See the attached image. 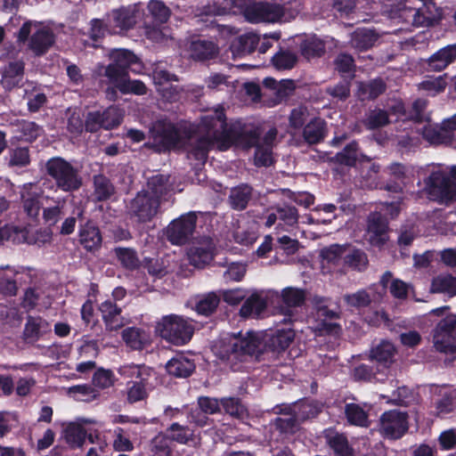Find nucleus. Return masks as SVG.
Listing matches in <instances>:
<instances>
[{
    "label": "nucleus",
    "mask_w": 456,
    "mask_h": 456,
    "mask_svg": "<svg viewBox=\"0 0 456 456\" xmlns=\"http://www.w3.org/2000/svg\"><path fill=\"white\" fill-rule=\"evenodd\" d=\"M151 134L154 142L164 148L185 147L188 157L200 163H205L208 152L215 146L220 151L226 150L232 142L243 148L255 146V164L268 167L273 164V147L278 131L270 128L263 138H259L256 129H245L237 134L228 128L224 109L219 107L202 117L197 131L191 126L158 121L152 126Z\"/></svg>",
    "instance_id": "f257e3e1"
},
{
    "label": "nucleus",
    "mask_w": 456,
    "mask_h": 456,
    "mask_svg": "<svg viewBox=\"0 0 456 456\" xmlns=\"http://www.w3.org/2000/svg\"><path fill=\"white\" fill-rule=\"evenodd\" d=\"M291 330H281L265 333L248 332L233 337L224 345L223 357L228 361L242 360L247 355L256 357L265 352L279 354L284 351L293 341Z\"/></svg>",
    "instance_id": "f03ea898"
},
{
    "label": "nucleus",
    "mask_w": 456,
    "mask_h": 456,
    "mask_svg": "<svg viewBox=\"0 0 456 456\" xmlns=\"http://www.w3.org/2000/svg\"><path fill=\"white\" fill-rule=\"evenodd\" d=\"M423 183V192L429 200L446 206L456 201V182L452 178L449 167L433 165Z\"/></svg>",
    "instance_id": "7ed1b4c3"
},
{
    "label": "nucleus",
    "mask_w": 456,
    "mask_h": 456,
    "mask_svg": "<svg viewBox=\"0 0 456 456\" xmlns=\"http://www.w3.org/2000/svg\"><path fill=\"white\" fill-rule=\"evenodd\" d=\"M17 41L28 42V49L36 56H41L54 44V34L49 27L41 22L28 20L18 31Z\"/></svg>",
    "instance_id": "20e7f679"
},
{
    "label": "nucleus",
    "mask_w": 456,
    "mask_h": 456,
    "mask_svg": "<svg viewBox=\"0 0 456 456\" xmlns=\"http://www.w3.org/2000/svg\"><path fill=\"white\" fill-rule=\"evenodd\" d=\"M45 169L47 175L54 180L56 187L62 191H74L82 186V177L77 168L61 157L48 159Z\"/></svg>",
    "instance_id": "39448f33"
},
{
    "label": "nucleus",
    "mask_w": 456,
    "mask_h": 456,
    "mask_svg": "<svg viewBox=\"0 0 456 456\" xmlns=\"http://www.w3.org/2000/svg\"><path fill=\"white\" fill-rule=\"evenodd\" d=\"M159 335L175 345H184L191 340L194 329L184 318L178 315H167L158 323Z\"/></svg>",
    "instance_id": "423d86ee"
},
{
    "label": "nucleus",
    "mask_w": 456,
    "mask_h": 456,
    "mask_svg": "<svg viewBox=\"0 0 456 456\" xmlns=\"http://www.w3.org/2000/svg\"><path fill=\"white\" fill-rule=\"evenodd\" d=\"M433 345L442 353L456 350V314L442 319L433 330Z\"/></svg>",
    "instance_id": "0eeeda50"
},
{
    "label": "nucleus",
    "mask_w": 456,
    "mask_h": 456,
    "mask_svg": "<svg viewBox=\"0 0 456 456\" xmlns=\"http://www.w3.org/2000/svg\"><path fill=\"white\" fill-rule=\"evenodd\" d=\"M132 377L139 380L127 383L126 400L129 403H134L147 398L151 385L149 382L151 370L144 365L129 366L127 370Z\"/></svg>",
    "instance_id": "6e6552de"
},
{
    "label": "nucleus",
    "mask_w": 456,
    "mask_h": 456,
    "mask_svg": "<svg viewBox=\"0 0 456 456\" xmlns=\"http://www.w3.org/2000/svg\"><path fill=\"white\" fill-rule=\"evenodd\" d=\"M160 205L158 197H151L147 192L140 191L129 202L128 213L138 222L145 223L151 221L159 213Z\"/></svg>",
    "instance_id": "1a4fd4ad"
},
{
    "label": "nucleus",
    "mask_w": 456,
    "mask_h": 456,
    "mask_svg": "<svg viewBox=\"0 0 456 456\" xmlns=\"http://www.w3.org/2000/svg\"><path fill=\"white\" fill-rule=\"evenodd\" d=\"M244 17L251 23L276 22L285 17V8L280 4L253 3L245 10Z\"/></svg>",
    "instance_id": "9d476101"
},
{
    "label": "nucleus",
    "mask_w": 456,
    "mask_h": 456,
    "mask_svg": "<svg viewBox=\"0 0 456 456\" xmlns=\"http://www.w3.org/2000/svg\"><path fill=\"white\" fill-rule=\"evenodd\" d=\"M197 223L195 213L190 212L172 221L166 230L167 240L174 245H183L191 237Z\"/></svg>",
    "instance_id": "9b49d317"
},
{
    "label": "nucleus",
    "mask_w": 456,
    "mask_h": 456,
    "mask_svg": "<svg viewBox=\"0 0 456 456\" xmlns=\"http://www.w3.org/2000/svg\"><path fill=\"white\" fill-rule=\"evenodd\" d=\"M408 430L407 414L398 411L384 412L380 417V433L390 439L400 438Z\"/></svg>",
    "instance_id": "f8f14e48"
},
{
    "label": "nucleus",
    "mask_w": 456,
    "mask_h": 456,
    "mask_svg": "<svg viewBox=\"0 0 456 456\" xmlns=\"http://www.w3.org/2000/svg\"><path fill=\"white\" fill-rule=\"evenodd\" d=\"M215 244L211 238L202 237L196 240L188 250V258L194 267L201 269L214 257Z\"/></svg>",
    "instance_id": "ddd939ff"
},
{
    "label": "nucleus",
    "mask_w": 456,
    "mask_h": 456,
    "mask_svg": "<svg viewBox=\"0 0 456 456\" xmlns=\"http://www.w3.org/2000/svg\"><path fill=\"white\" fill-rule=\"evenodd\" d=\"M388 224L380 212L370 213L368 217L367 235L370 243L383 246L388 240Z\"/></svg>",
    "instance_id": "4468645a"
},
{
    "label": "nucleus",
    "mask_w": 456,
    "mask_h": 456,
    "mask_svg": "<svg viewBox=\"0 0 456 456\" xmlns=\"http://www.w3.org/2000/svg\"><path fill=\"white\" fill-rule=\"evenodd\" d=\"M51 332L50 323L40 316H28L22 332V340L34 345Z\"/></svg>",
    "instance_id": "2eb2a0df"
},
{
    "label": "nucleus",
    "mask_w": 456,
    "mask_h": 456,
    "mask_svg": "<svg viewBox=\"0 0 456 456\" xmlns=\"http://www.w3.org/2000/svg\"><path fill=\"white\" fill-rule=\"evenodd\" d=\"M42 194L43 190L37 183H26L20 190L22 208L30 218L38 216L41 208L39 200Z\"/></svg>",
    "instance_id": "dca6fc26"
},
{
    "label": "nucleus",
    "mask_w": 456,
    "mask_h": 456,
    "mask_svg": "<svg viewBox=\"0 0 456 456\" xmlns=\"http://www.w3.org/2000/svg\"><path fill=\"white\" fill-rule=\"evenodd\" d=\"M25 62L15 61L5 66L2 71L1 86L8 91L22 86L24 80Z\"/></svg>",
    "instance_id": "f3484780"
},
{
    "label": "nucleus",
    "mask_w": 456,
    "mask_h": 456,
    "mask_svg": "<svg viewBox=\"0 0 456 456\" xmlns=\"http://www.w3.org/2000/svg\"><path fill=\"white\" fill-rule=\"evenodd\" d=\"M108 330H118L125 326L126 319L121 315V308L108 299L99 307Z\"/></svg>",
    "instance_id": "a211bd4d"
},
{
    "label": "nucleus",
    "mask_w": 456,
    "mask_h": 456,
    "mask_svg": "<svg viewBox=\"0 0 456 456\" xmlns=\"http://www.w3.org/2000/svg\"><path fill=\"white\" fill-rule=\"evenodd\" d=\"M138 8L136 5H128L113 10L110 23L114 28L127 30L136 23Z\"/></svg>",
    "instance_id": "6ab92c4d"
},
{
    "label": "nucleus",
    "mask_w": 456,
    "mask_h": 456,
    "mask_svg": "<svg viewBox=\"0 0 456 456\" xmlns=\"http://www.w3.org/2000/svg\"><path fill=\"white\" fill-rule=\"evenodd\" d=\"M53 239V232L49 228H40L37 230H29L20 228V233L14 239V243H28L37 245L39 247L50 244Z\"/></svg>",
    "instance_id": "aec40b11"
},
{
    "label": "nucleus",
    "mask_w": 456,
    "mask_h": 456,
    "mask_svg": "<svg viewBox=\"0 0 456 456\" xmlns=\"http://www.w3.org/2000/svg\"><path fill=\"white\" fill-rule=\"evenodd\" d=\"M419 7L413 26L429 27L439 20L441 13L433 0H420Z\"/></svg>",
    "instance_id": "412c9836"
},
{
    "label": "nucleus",
    "mask_w": 456,
    "mask_h": 456,
    "mask_svg": "<svg viewBox=\"0 0 456 456\" xmlns=\"http://www.w3.org/2000/svg\"><path fill=\"white\" fill-rule=\"evenodd\" d=\"M91 423H94V420L89 419H79L69 423L64 431L66 442L73 448L82 447L86 438V431L84 429V426Z\"/></svg>",
    "instance_id": "4be33fe9"
},
{
    "label": "nucleus",
    "mask_w": 456,
    "mask_h": 456,
    "mask_svg": "<svg viewBox=\"0 0 456 456\" xmlns=\"http://www.w3.org/2000/svg\"><path fill=\"white\" fill-rule=\"evenodd\" d=\"M172 184L169 176L165 175H155L148 178L145 187L142 190L151 197H158L159 202L162 204L166 196L171 191Z\"/></svg>",
    "instance_id": "5701e85b"
},
{
    "label": "nucleus",
    "mask_w": 456,
    "mask_h": 456,
    "mask_svg": "<svg viewBox=\"0 0 456 456\" xmlns=\"http://www.w3.org/2000/svg\"><path fill=\"white\" fill-rule=\"evenodd\" d=\"M419 4L420 0H402L392 6L390 16L413 25Z\"/></svg>",
    "instance_id": "b1692460"
},
{
    "label": "nucleus",
    "mask_w": 456,
    "mask_h": 456,
    "mask_svg": "<svg viewBox=\"0 0 456 456\" xmlns=\"http://www.w3.org/2000/svg\"><path fill=\"white\" fill-rule=\"evenodd\" d=\"M264 84L266 87L273 91L272 94L275 96V98L269 103V106H274L280 103L283 99L290 95L295 90V84L291 79L276 81L272 77H267L264 80Z\"/></svg>",
    "instance_id": "393cba45"
},
{
    "label": "nucleus",
    "mask_w": 456,
    "mask_h": 456,
    "mask_svg": "<svg viewBox=\"0 0 456 456\" xmlns=\"http://www.w3.org/2000/svg\"><path fill=\"white\" fill-rule=\"evenodd\" d=\"M267 303L262 292H253L243 303L240 314L244 318L258 317L266 308Z\"/></svg>",
    "instance_id": "a878e982"
},
{
    "label": "nucleus",
    "mask_w": 456,
    "mask_h": 456,
    "mask_svg": "<svg viewBox=\"0 0 456 456\" xmlns=\"http://www.w3.org/2000/svg\"><path fill=\"white\" fill-rule=\"evenodd\" d=\"M324 437L328 445L338 456H354V451L349 444L346 436L343 434L326 430Z\"/></svg>",
    "instance_id": "bb28decb"
},
{
    "label": "nucleus",
    "mask_w": 456,
    "mask_h": 456,
    "mask_svg": "<svg viewBox=\"0 0 456 456\" xmlns=\"http://www.w3.org/2000/svg\"><path fill=\"white\" fill-rule=\"evenodd\" d=\"M379 37L374 29L358 28L351 34V45L359 51H366L375 45Z\"/></svg>",
    "instance_id": "cd10ccee"
},
{
    "label": "nucleus",
    "mask_w": 456,
    "mask_h": 456,
    "mask_svg": "<svg viewBox=\"0 0 456 456\" xmlns=\"http://www.w3.org/2000/svg\"><path fill=\"white\" fill-rule=\"evenodd\" d=\"M455 60L456 44L447 45L430 56L428 59V66L435 71H440Z\"/></svg>",
    "instance_id": "c85d7f7f"
},
{
    "label": "nucleus",
    "mask_w": 456,
    "mask_h": 456,
    "mask_svg": "<svg viewBox=\"0 0 456 456\" xmlns=\"http://www.w3.org/2000/svg\"><path fill=\"white\" fill-rule=\"evenodd\" d=\"M190 56L196 61L212 59L218 53V47L208 40L192 41L189 48Z\"/></svg>",
    "instance_id": "c756f323"
},
{
    "label": "nucleus",
    "mask_w": 456,
    "mask_h": 456,
    "mask_svg": "<svg viewBox=\"0 0 456 456\" xmlns=\"http://www.w3.org/2000/svg\"><path fill=\"white\" fill-rule=\"evenodd\" d=\"M251 0H226L224 3H215L214 6H205L201 14L206 15H223L232 11L233 8H237L240 11L243 15L245 10L249 4H252Z\"/></svg>",
    "instance_id": "7c9ffc66"
},
{
    "label": "nucleus",
    "mask_w": 456,
    "mask_h": 456,
    "mask_svg": "<svg viewBox=\"0 0 456 456\" xmlns=\"http://www.w3.org/2000/svg\"><path fill=\"white\" fill-rule=\"evenodd\" d=\"M259 43V37L253 32L245 33L238 37L232 44L231 50L233 55H245L251 53Z\"/></svg>",
    "instance_id": "2f4dec72"
},
{
    "label": "nucleus",
    "mask_w": 456,
    "mask_h": 456,
    "mask_svg": "<svg viewBox=\"0 0 456 456\" xmlns=\"http://www.w3.org/2000/svg\"><path fill=\"white\" fill-rule=\"evenodd\" d=\"M386 89L382 79L377 78L367 82L357 83L356 95L361 101L373 100Z\"/></svg>",
    "instance_id": "473e14b6"
},
{
    "label": "nucleus",
    "mask_w": 456,
    "mask_h": 456,
    "mask_svg": "<svg viewBox=\"0 0 456 456\" xmlns=\"http://www.w3.org/2000/svg\"><path fill=\"white\" fill-rule=\"evenodd\" d=\"M79 241L87 250L98 248L102 243V235L98 227L92 223H86L80 230Z\"/></svg>",
    "instance_id": "72a5a7b5"
},
{
    "label": "nucleus",
    "mask_w": 456,
    "mask_h": 456,
    "mask_svg": "<svg viewBox=\"0 0 456 456\" xmlns=\"http://www.w3.org/2000/svg\"><path fill=\"white\" fill-rule=\"evenodd\" d=\"M166 369L170 375L177 378H186L192 373L195 364L184 356H176L168 361Z\"/></svg>",
    "instance_id": "f704fd0d"
},
{
    "label": "nucleus",
    "mask_w": 456,
    "mask_h": 456,
    "mask_svg": "<svg viewBox=\"0 0 456 456\" xmlns=\"http://www.w3.org/2000/svg\"><path fill=\"white\" fill-rule=\"evenodd\" d=\"M430 291L444 293L450 297L456 295V277L451 274H440L432 280Z\"/></svg>",
    "instance_id": "c9c22d12"
},
{
    "label": "nucleus",
    "mask_w": 456,
    "mask_h": 456,
    "mask_svg": "<svg viewBox=\"0 0 456 456\" xmlns=\"http://www.w3.org/2000/svg\"><path fill=\"white\" fill-rule=\"evenodd\" d=\"M252 196V189L248 185L242 184L232 189L229 195L231 207L235 210H243L247 208Z\"/></svg>",
    "instance_id": "e433bc0d"
},
{
    "label": "nucleus",
    "mask_w": 456,
    "mask_h": 456,
    "mask_svg": "<svg viewBox=\"0 0 456 456\" xmlns=\"http://www.w3.org/2000/svg\"><path fill=\"white\" fill-rule=\"evenodd\" d=\"M115 193V187L109 178L103 175L94 176V196L96 200L103 201Z\"/></svg>",
    "instance_id": "4c0bfd02"
},
{
    "label": "nucleus",
    "mask_w": 456,
    "mask_h": 456,
    "mask_svg": "<svg viewBox=\"0 0 456 456\" xmlns=\"http://www.w3.org/2000/svg\"><path fill=\"white\" fill-rule=\"evenodd\" d=\"M122 337L127 346L140 350L150 341L149 335L138 328H128L123 330Z\"/></svg>",
    "instance_id": "58836bf2"
},
{
    "label": "nucleus",
    "mask_w": 456,
    "mask_h": 456,
    "mask_svg": "<svg viewBox=\"0 0 456 456\" xmlns=\"http://www.w3.org/2000/svg\"><path fill=\"white\" fill-rule=\"evenodd\" d=\"M297 406L285 408L287 411L282 417L275 419V425L283 433H294L298 428V413Z\"/></svg>",
    "instance_id": "ea45409f"
},
{
    "label": "nucleus",
    "mask_w": 456,
    "mask_h": 456,
    "mask_svg": "<svg viewBox=\"0 0 456 456\" xmlns=\"http://www.w3.org/2000/svg\"><path fill=\"white\" fill-rule=\"evenodd\" d=\"M389 123L388 112L381 109L369 110L362 120L363 126L369 130L381 128Z\"/></svg>",
    "instance_id": "a19ab883"
},
{
    "label": "nucleus",
    "mask_w": 456,
    "mask_h": 456,
    "mask_svg": "<svg viewBox=\"0 0 456 456\" xmlns=\"http://www.w3.org/2000/svg\"><path fill=\"white\" fill-rule=\"evenodd\" d=\"M303 136L309 144L319 142L324 136V122L320 118L311 120L304 127Z\"/></svg>",
    "instance_id": "79ce46f5"
},
{
    "label": "nucleus",
    "mask_w": 456,
    "mask_h": 456,
    "mask_svg": "<svg viewBox=\"0 0 456 456\" xmlns=\"http://www.w3.org/2000/svg\"><path fill=\"white\" fill-rule=\"evenodd\" d=\"M67 130L74 136L79 135L85 127L84 114L78 108H69L66 111Z\"/></svg>",
    "instance_id": "37998d69"
},
{
    "label": "nucleus",
    "mask_w": 456,
    "mask_h": 456,
    "mask_svg": "<svg viewBox=\"0 0 456 456\" xmlns=\"http://www.w3.org/2000/svg\"><path fill=\"white\" fill-rule=\"evenodd\" d=\"M345 414L352 425L365 427L368 425V414L362 407L356 403H347L345 406Z\"/></svg>",
    "instance_id": "c03bdc74"
},
{
    "label": "nucleus",
    "mask_w": 456,
    "mask_h": 456,
    "mask_svg": "<svg viewBox=\"0 0 456 456\" xmlns=\"http://www.w3.org/2000/svg\"><path fill=\"white\" fill-rule=\"evenodd\" d=\"M302 55L310 60L321 57L325 53L324 42L316 37L305 40L300 46Z\"/></svg>",
    "instance_id": "a18cd8bd"
},
{
    "label": "nucleus",
    "mask_w": 456,
    "mask_h": 456,
    "mask_svg": "<svg viewBox=\"0 0 456 456\" xmlns=\"http://www.w3.org/2000/svg\"><path fill=\"white\" fill-rule=\"evenodd\" d=\"M297 61L296 53L281 49L272 58L273 67L278 70H285L292 69Z\"/></svg>",
    "instance_id": "49530a36"
},
{
    "label": "nucleus",
    "mask_w": 456,
    "mask_h": 456,
    "mask_svg": "<svg viewBox=\"0 0 456 456\" xmlns=\"http://www.w3.org/2000/svg\"><path fill=\"white\" fill-rule=\"evenodd\" d=\"M361 156L362 154L359 151L357 142H352L340 152L337 153L335 158L338 163L352 167L355 165Z\"/></svg>",
    "instance_id": "de8ad7c7"
},
{
    "label": "nucleus",
    "mask_w": 456,
    "mask_h": 456,
    "mask_svg": "<svg viewBox=\"0 0 456 456\" xmlns=\"http://www.w3.org/2000/svg\"><path fill=\"white\" fill-rule=\"evenodd\" d=\"M170 439L179 444H188L194 440V433L188 427L173 423L167 429Z\"/></svg>",
    "instance_id": "09e8293b"
},
{
    "label": "nucleus",
    "mask_w": 456,
    "mask_h": 456,
    "mask_svg": "<svg viewBox=\"0 0 456 456\" xmlns=\"http://www.w3.org/2000/svg\"><path fill=\"white\" fill-rule=\"evenodd\" d=\"M282 302L288 307L300 306L305 299V291L300 289L289 287L281 291Z\"/></svg>",
    "instance_id": "8fccbe9b"
},
{
    "label": "nucleus",
    "mask_w": 456,
    "mask_h": 456,
    "mask_svg": "<svg viewBox=\"0 0 456 456\" xmlns=\"http://www.w3.org/2000/svg\"><path fill=\"white\" fill-rule=\"evenodd\" d=\"M110 57L112 62L126 70L138 61L137 57L132 52L126 49L112 50Z\"/></svg>",
    "instance_id": "3c124183"
},
{
    "label": "nucleus",
    "mask_w": 456,
    "mask_h": 456,
    "mask_svg": "<svg viewBox=\"0 0 456 456\" xmlns=\"http://www.w3.org/2000/svg\"><path fill=\"white\" fill-rule=\"evenodd\" d=\"M273 208L278 214L279 219L286 225L294 226L298 223V211L294 206L283 204L276 205Z\"/></svg>",
    "instance_id": "603ef678"
},
{
    "label": "nucleus",
    "mask_w": 456,
    "mask_h": 456,
    "mask_svg": "<svg viewBox=\"0 0 456 456\" xmlns=\"http://www.w3.org/2000/svg\"><path fill=\"white\" fill-rule=\"evenodd\" d=\"M395 349L392 343L382 341L371 350V357L379 362L387 363L392 361Z\"/></svg>",
    "instance_id": "864d4df0"
},
{
    "label": "nucleus",
    "mask_w": 456,
    "mask_h": 456,
    "mask_svg": "<svg viewBox=\"0 0 456 456\" xmlns=\"http://www.w3.org/2000/svg\"><path fill=\"white\" fill-rule=\"evenodd\" d=\"M104 75L110 79V82L118 89L119 85L124 83L127 78L128 71L114 62H111L106 67Z\"/></svg>",
    "instance_id": "5fc2aeb1"
},
{
    "label": "nucleus",
    "mask_w": 456,
    "mask_h": 456,
    "mask_svg": "<svg viewBox=\"0 0 456 456\" xmlns=\"http://www.w3.org/2000/svg\"><path fill=\"white\" fill-rule=\"evenodd\" d=\"M142 266L148 271L149 274L157 278H161L169 272L165 261L158 257L145 258Z\"/></svg>",
    "instance_id": "6e6d98bb"
},
{
    "label": "nucleus",
    "mask_w": 456,
    "mask_h": 456,
    "mask_svg": "<svg viewBox=\"0 0 456 456\" xmlns=\"http://www.w3.org/2000/svg\"><path fill=\"white\" fill-rule=\"evenodd\" d=\"M148 10L153 19L159 23L167 22L171 14L169 8L163 2L159 0L150 1Z\"/></svg>",
    "instance_id": "4d7b16f0"
},
{
    "label": "nucleus",
    "mask_w": 456,
    "mask_h": 456,
    "mask_svg": "<svg viewBox=\"0 0 456 456\" xmlns=\"http://www.w3.org/2000/svg\"><path fill=\"white\" fill-rule=\"evenodd\" d=\"M65 202L63 200H58L53 207H47L43 208V219L48 225H54L63 216V208Z\"/></svg>",
    "instance_id": "13d9d810"
},
{
    "label": "nucleus",
    "mask_w": 456,
    "mask_h": 456,
    "mask_svg": "<svg viewBox=\"0 0 456 456\" xmlns=\"http://www.w3.org/2000/svg\"><path fill=\"white\" fill-rule=\"evenodd\" d=\"M344 300L349 306L355 308L366 307L371 302L370 296L364 289H360L352 294H346Z\"/></svg>",
    "instance_id": "bf43d9fd"
},
{
    "label": "nucleus",
    "mask_w": 456,
    "mask_h": 456,
    "mask_svg": "<svg viewBox=\"0 0 456 456\" xmlns=\"http://www.w3.org/2000/svg\"><path fill=\"white\" fill-rule=\"evenodd\" d=\"M68 394L73 395L75 399L79 401L90 402L97 397V392L88 385H77L70 387Z\"/></svg>",
    "instance_id": "052dcab7"
},
{
    "label": "nucleus",
    "mask_w": 456,
    "mask_h": 456,
    "mask_svg": "<svg viewBox=\"0 0 456 456\" xmlns=\"http://www.w3.org/2000/svg\"><path fill=\"white\" fill-rule=\"evenodd\" d=\"M220 298L216 293H208L198 302L196 309L199 314L208 315L216 310Z\"/></svg>",
    "instance_id": "680f3d73"
},
{
    "label": "nucleus",
    "mask_w": 456,
    "mask_h": 456,
    "mask_svg": "<svg viewBox=\"0 0 456 456\" xmlns=\"http://www.w3.org/2000/svg\"><path fill=\"white\" fill-rule=\"evenodd\" d=\"M101 115L104 129H111L118 126L123 117L121 110L116 107L108 108L103 112H101Z\"/></svg>",
    "instance_id": "e2e57ef3"
},
{
    "label": "nucleus",
    "mask_w": 456,
    "mask_h": 456,
    "mask_svg": "<svg viewBox=\"0 0 456 456\" xmlns=\"http://www.w3.org/2000/svg\"><path fill=\"white\" fill-rule=\"evenodd\" d=\"M30 157L28 149L17 147L10 151L9 165L11 167H22L29 164Z\"/></svg>",
    "instance_id": "0e129e2a"
},
{
    "label": "nucleus",
    "mask_w": 456,
    "mask_h": 456,
    "mask_svg": "<svg viewBox=\"0 0 456 456\" xmlns=\"http://www.w3.org/2000/svg\"><path fill=\"white\" fill-rule=\"evenodd\" d=\"M221 403L225 411L232 416L243 419L247 415V411L239 399L233 397L224 398L222 399Z\"/></svg>",
    "instance_id": "69168bd1"
},
{
    "label": "nucleus",
    "mask_w": 456,
    "mask_h": 456,
    "mask_svg": "<svg viewBox=\"0 0 456 456\" xmlns=\"http://www.w3.org/2000/svg\"><path fill=\"white\" fill-rule=\"evenodd\" d=\"M116 256L123 266L128 269H134L139 265L135 252L130 248H116Z\"/></svg>",
    "instance_id": "338daca9"
},
{
    "label": "nucleus",
    "mask_w": 456,
    "mask_h": 456,
    "mask_svg": "<svg viewBox=\"0 0 456 456\" xmlns=\"http://www.w3.org/2000/svg\"><path fill=\"white\" fill-rule=\"evenodd\" d=\"M151 456H171L168 439L166 436L159 435L152 439Z\"/></svg>",
    "instance_id": "774afa93"
}]
</instances>
